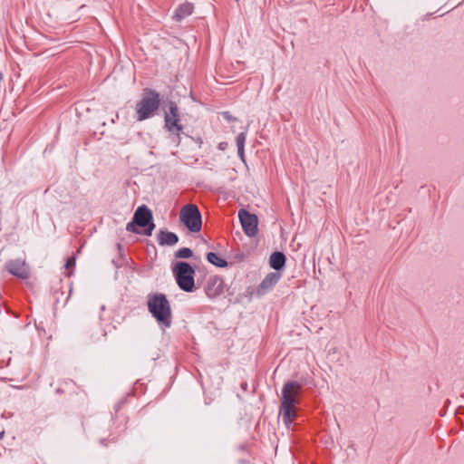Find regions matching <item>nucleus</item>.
Wrapping results in <instances>:
<instances>
[{
    "mask_svg": "<svg viewBox=\"0 0 464 464\" xmlns=\"http://www.w3.org/2000/svg\"><path fill=\"white\" fill-rule=\"evenodd\" d=\"M301 388V385L295 382H289L283 387L280 415L287 427H289L297 417V405L299 403Z\"/></svg>",
    "mask_w": 464,
    "mask_h": 464,
    "instance_id": "nucleus-1",
    "label": "nucleus"
},
{
    "mask_svg": "<svg viewBox=\"0 0 464 464\" xmlns=\"http://www.w3.org/2000/svg\"><path fill=\"white\" fill-rule=\"evenodd\" d=\"M148 310L159 324L169 327L172 313L169 300L163 294L156 293L148 295Z\"/></svg>",
    "mask_w": 464,
    "mask_h": 464,
    "instance_id": "nucleus-2",
    "label": "nucleus"
},
{
    "mask_svg": "<svg viewBox=\"0 0 464 464\" xmlns=\"http://www.w3.org/2000/svg\"><path fill=\"white\" fill-rule=\"evenodd\" d=\"M160 105V97L156 91L146 88L143 90L140 100L136 103V120L142 121L151 118Z\"/></svg>",
    "mask_w": 464,
    "mask_h": 464,
    "instance_id": "nucleus-3",
    "label": "nucleus"
},
{
    "mask_svg": "<svg viewBox=\"0 0 464 464\" xmlns=\"http://www.w3.org/2000/svg\"><path fill=\"white\" fill-rule=\"evenodd\" d=\"M179 221L191 233H198L202 228L201 214L195 204H187L180 208Z\"/></svg>",
    "mask_w": 464,
    "mask_h": 464,
    "instance_id": "nucleus-4",
    "label": "nucleus"
},
{
    "mask_svg": "<svg viewBox=\"0 0 464 464\" xmlns=\"http://www.w3.org/2000/svg\"><path fill=\"white\" fill-rule=\"evenodd\" d=\"M172 273L180 289L186 292H191L194 289L195 270L189 264L177 262L172 268Z\"/></svg>",
    "mask_w": 464,
    "mask_h": 464,
    "instance_id": "nucleus-5",
    "label": "nucleus"
},
{
    "mask_svg": "<svg viewBox=\"0 0 464 464\" xmlns=\"http://www.w3.org/2000/svg\"><path fill=\"white\" fill-rule=\"evenodd\" d=\"M133 221L139 227H147L144 231L145 235H151L155 225L152 222L151 211L146 206L143 205L137 208L134 213Z\"/></svg>",
    "mask_w": 464,
    "mask_h": 464,
    "instance_id": "nucleus-6",
    "label": "nucleus"
},
{
    "mask_svg": "<svg viewBox=\"0 0 464 464\" xmlns=\"http://www.w3.org/2000/svg\"><path fill=\"white\" fill-rule=\"evenodd\" d=\"M238 218L240 220L244 233L248 237H255L258 232V218L256 215L249 213L246 209L238 211Z\"/></svg>",
    "mask_w": 464,
    "mask_h": 464,
    "instance_id": "nucleus-7",
    "label": "nucleus"
},
{
    "mask_svg": "<svg viewBox=\"0 0 464 464\" xmlns=\"http://www.w3.org/2000/svg\"><path fill=\"white\" fill-rule=\"evenodd\" d=\"M179 110L174 102L169 103V111L165 115V124L169 130L179 132L182 127L179 125Z\"/></svg>",
    "mask_w": 464,
    "mask_h": 464,
    "instance_id": "nucleus-8",
    "label": "nucleus"
},
{
    "mask_svg": "<svg viewBox=\"0 0 464 464\" xmlns=\"http://www.w3.org/2000/svg\"><path fill=\"white\" fill-rule=\"evenodd\" d=\"M7 271L21 279L29 277L30 272L27 265L22 260H11L6 264Z\"/></svg>",
    "mask_w": 464,
    "mask_h": 464,
    "instance_id": "nucleus-9",
    "label": "nucleus"
},
{
    "mask_svg": "<svg viewBox=\"0 0 464 464\" xmlns=\"http://www.w3.org/2000/svg\"><path fill=\"white\" fill-rule=\"evenodd\" d=\"M158 240L160 245L173 246L178 242L179 238L178 236L172 232L160 231Z\"/></svg>",
    "mask_w": 464,
    "mask_h": 464,
    "instance_id": "nucleus-10",
    "label": "nucleus"
},
{
    "mask_svg": "<svg viewBox=\"0 0 464 464\" xmlns=\"http://www.w3.org/2000/svg\"><path fill=\"white\" fill-rule=\"evenodd\" d=\"M285 263V256L281 252H275L270 256L269 264L276 270L281 269Z\"/></svg>",
    "mask_w": 464,
    "mask_h": 464,
    "instance_id": "nucleus-11",
    "label": "nucleus"
},
{
    "mask_svg": "<svg viewBox=\"0 0 464 464\" xmlns=\"http://www.w3.org/2000/svg\"><path fill=\"white\" fill-rule=\"evenodd\" d=\"M193 9H194V6L192 4L184 3L177 8V10L175 12V17L177 18V20H181L184 17L191 14L193 12Z\"/></svg>",
    "mask_w": 464,
    "mask_h": 464,
    "instance_id": "nucleus-12",
    "label": "nucleus"
},
{
    "mask_svg": "<svg viewBox=\"0 0 464 464\" xmlns=\"http://www.w3.org/2000/svg\"><path fill=\"white\" fill-rule=\"evenodd\" d=\"M207 260L218 267L223 268L227 266V262L221 256L213 252L208 253Z\"/></svg>",
    "mask_w": 464,
    "mask_h": 464,
    "instance_id": "nucleus-13",
    "label": "nucleus"
},
{
    "mask_svg": "<svg viewBox=\"0 0 464 464\" xmlns=\"http://www.w3.org/2000/svg\"><path fill=\"white\" fill-rule=\"evenodd\" d=\"M191 256H192V251H191V249H189L188 247L179 248L176 252V257H178V258H189Z\"/></svg>",
    "mask_w": 464,
    "mask_h": 464,
    "instance_id": "nucleus-14",
    "label": "nucleus"
},
{
    "mask_svg": "<svg viewBox=\"0 0 464 464\" xmlns=\"http://www.w3.org/2000/svg\"><path fill=\"white\" fill-rule=\"evenodd\" d=\"M245 134L240 133L237 138V144L238 148V154L243 157L244 156V143H245Z\"/></svg>",
    "mask_w": 464,
    "mask_h": 464,
    "instance_id": "nucleus-15",
    "label": "nucleus"
},
{
    "mask_svg": "<svg viewBox=\"0 0 464 464\" xmlns=\"http://www.w3.org/2000/svg\"><path fill=\"white\" fill-rule=\"evenodd\" d=\"M74 266H75V258L72 256L69 257L65 264V269L69 270V272L67 273L68 276L72 275V270L74 268Z\"/></svg>",
    "mask_w": 464,
    "mask_h": 464,
    "instance_id": "nucleus-16",
    "label": "nucleus"
},
{
    "mask_svg": "<svg viewBox=\"0 0 464 464\" xmlns=\"http://www.w3.org/2000/svg\"><path fill=\"white\" fill-rule=\"evenodd\" d=\"M136 226L137 225L134 223V221L130 222L127 224L126 229L130 232L138 233Z\"/></svg>",
    "mask_w": 464,
    "mask_h": 464,
    "instance_id": "nucleus-17",
    "label": "nucleus"
},
{
    "mask_svg": "<svg viewBox=\"0 0 464 464\" xmlns=\"http://www.w3.org/2000/svg\"><path fill=\"white\" fill-rule=\"evenodd\" d=\"M66 386H69L71 388L74 387V382L72 381H68L64 382Z\"/></svg>",
    "mask_w": 464,
    "mask_h": 464,
    "instance_id": "nucleus-18",
    "label": "nucleus"
},
{
    "mask_svg": "<svg viewBox=\"0 0 464 464\" xmlns=\"http://www.w3.org/2000/svg\"><path fill=\"white\" fill-rule=\"evenodd\" d=\"M266 284H267V278H266V279H265V280L262 282L261 286H264V285H266Z\"/></svg>",
    "mask_w": 464,
    "mask_h": 464,
    "instance_id": "nucleus-19",
    "label": "nucleus"
},
{
    "mask_svg": "<svg viewBox=\"0 0 464 464\" xmlns=\"http://www.w3.org/2000/svg\"><path fill=\"white\" fill-rule=\"evenodd\" d=\"M57 392H64V390H63V389H62V388H58V389H57Z\"/></svg>",
    "mask_w": 464,
    "mask_h": 464,
    "instance_id": "nucleus-20",
    "label": "nucleus"
}]
</instances>
